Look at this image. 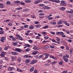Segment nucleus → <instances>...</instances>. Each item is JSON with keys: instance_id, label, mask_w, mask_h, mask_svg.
Returning a JSON list of instances; mask_svg holds the SVG:
<instances>
[{"instance_id": "7ed1b4c3", "label": "nucleus", "mask_w": 73, "mask_h": 73, "mask_svg": "<svg viewBox=\"0 0 73 73\" xmlns=\"http://www.w3.org/2000/svg\"><path fill=\"white\" fill-rule=\"evenodd\" d=\"M30 61H31V59H26L25 60V64L27 65H28V63H29V62H30Z\"/></svg>"}, {"instance_id": "680f3d73", "label": "nucleus", "mask_w": 73, "mask_h": 73, "mask_svg": "<svg viewBox=\"0 0 73 73\" xmlns=\"http://www.w3.org/2000/svg\"><path fill=\"white\" fill-rule=\"evenodd\" d=\"M66 13H70V11L68 10H67L66 11Z\"/></svg>"}, {"instance_id": "dca6fc26", "label": "nucleus", "mask_w": 73, "mask_h": 73, "mask_svg": "<svg viewBox=\"0 0 73 73\" xmlns=\"http://www.w3.org/2000/svg\"><path fill=\"white\" fill-rule=\"evenodd\" d=\"M63 57L64 58H68L69 57V56L68 55H64L63 56Z\"/></svg>"}, {"instance_id": "9b49d317", "label": "nucleus", "mask_w": 73, "mask_h": 73, "mask_svg": "<svg viewBox=\"0 0 73 73\" xmlns=\"http://www.w3.org/2000/svg\"><path fill=\"white\" fill-rule=\"evenodd\" d=\"M6 38L5 37H1V38L0 39L1 41V42H4V40H5Z\"/></svg>"}, {"instance_id": "a18cd8bd", "label": "nucleus", "mask_w": 73, "mask_h": 73, "mask_svg": "<svg viewBox=\"0 0 73 73\" xmlns=\"http://www.w3.org/2000/svg\"><path fill=\"white\" fill-rule=\"evenodd\" d=\"M11 58H12V60H16V58L15 57L13 56H11Z\"/></svg>"}, {"instance_id": "ea45409f", "label": "nucleus", "mask_w": 73, "mask_h": 73, "mask_svg": "<svg viewBox=\"0 0 73 73\" xmlns=\"http://www.w3.org/2000/svg\"><path fill=\"white\" fill-rule=\"evenodd\" d=\"M39 23H40V22L38 21H35L34 22V24H39Z\"/></svg>"}, {"instance_id": "393cba45", "label": "nucleus", "mask_w": 73, "mask_h": 73, "mask_svg": "<svg viewBox=\"0 0 73 73\" xmlns=\"http://www.w3.org/2000/svg\"><path fill=\"white\" fill-rule=\"evenodd\" d=\"M63 23V21L62 20H60L58 22V24L60 25L61 24H62Z\"/></svg>"}, {"instance_id": "4c0bfd02", "label": "nucleus", "mask_w": 73, "mask_h": 73, "mask_svg": "<svg viewBox=\"0 0 73 73\" xmlns=\"http://www.w3.org/2000/svg\"><path fill=\"white\" fill-rule=\"evenodd\" d=\"M44 48V49H48V48H49V46L48 45L45 46Z\"/></svg>"}, {"instance_id": "f257e3e1", "label": "nucleus", "mask_w": 73, "mask_h": 73, "mask_svg": "<svg viewBox=\"0 0 73 73\" xmlns=\"http://www.w3.org/2000/svg\"><path fill=\"white\" fill-rule=\"evenodd\" d=\"M48 54L46 53L44 54V55L42 56V58L43 60H45L48 57Z\"/></svg>"}, {"instance_id": "338daca9", "label": "nucleus", "mask_w": 73, "mask_h": 73, "mask_svg": "<svg viewBox=\"0 0 73 73\" xmlns=\"http://www.w3.org/2000/svg\"><path fill=\"white\" fill-rule=\"evenodd\" d=\"M19 38V39L20 40H23V39L22 38V37H21V36Z\"/></svg>"}, {"instance_id": "b1692460", "label": "nucleus", "mask_w": 73, "mask_h": 73, "mask_svg": "<svg viewBox=\"0 0 73 73\" xmlns=\"http://www.w3.org/2000/svg\"><path fill=\"white\" fill-rule=\"evenodd\" d=\"M48 27H49V26H45L44 27H42V28H43V29H47V28H48Z\"/></svg>"}, {"instance_id": "39448f33", "label": "nucleus", "mask_w": 73, "mask_h": 73, "mask_svg": "<svg viewBox=\"0 0 73 73\" xmlns=\"http://www.w3.org/2000/svg\"><path fill=\"white\" fill-rule=\"evenodd\" d=\"M23 57L24 58H28V57L29 58H32V56H30L29 54L24 55Z\"/></svg>"}, {"instance_id": "cd10ccee", "label": "nucleus", "mask_w": 73, "mask_h": 73, "mask_svg": "<svg viewBox=\"0 0 73 73\" xmlns=\"http://www.w3.org/2000/svg\"><path fill=\"white\" fill-rule=\"evenodd\" d=\"M24 45L25 46H27V47H30L31 46V45L28 44H25Z\"/></svg>"}, {"instance_id": "8fccbe9b", "label": "nucleus", "mask_w": 73, "mask_h": 73, "mask_svg": "<svg viewBox=\"0 0 73 73\" xmlns=\"http://www.w3.org/2000/svg\"><path fill=\"white\" fill-rule=\"evenodd\" d=\"M62 64H63V62H60L59 63V64L60 65H62Z\"/></svg>"}, {"instance_id": "c756f323", "label": "nucleus", "mask_w": 73, "mask_h": 73, "mask_svg": "<svg viewBox=\"0 0 73 73\" xmlns=\"http://www.w3.org/2000/svg\"><path fill=\"white\" fill-rule=\"evenodd\" d=\"M73 49H70L69 51L70 53V54H72V52H73Z\"/></svg>"}, {"instance_id": "5701e85b", "label": "nucleus", "mask_w": 73, "mask_h": 73, "mask_svg": "<svg viewBox=\"0 0 73 73\" xmlns=\"http://www.w3.org/2000/svg\"><path fill=\"white\" fill-rule=\"evenodd\" d=\"M51 24H52V25H56V23L55 22H50Z\"/></svg>"}, {"instance_id": "9d476101", "label": "nucleus", "mask_w": 73, "mask_h": 73, "mask_svg": "<svg viewBox=\"0 0 73 73\" xmlns=\"http://www.w3.org/2000/svg\"><path fill=\"white\" fill-rule=\"evenodd\" d=\"M63 23H64V24H65V25L68 27H69V26L70 25L69 23H68L66 21H63Z\"/></svg>"}, {"instance_id": "de8ad7c7", "label": "nucleus", "mask_w": 73, "mask_h": 73, "mask_svg": "<svg viewBox=\"0 0 73 73\" xmlns=\"http://www.w3.org/2000/svg\"><path fill=\"white\" fill-rule=\"evenodd\" d=\"M21 58H19L18 59V61L19 62H20V61H21Z\"/></svg>"}, {"instance_id": "a211bd4d", "label": "nucleus", "mask_w": 73, "mask_h": 73, "mask_svg": "<svg viewBox=\"0 0 73 73\" xmlns=\"http://www.w3.org/2000/svg\"><path fill=\"white\" fill-rule=\"evenodd\" d=\"M63 59L65 61H66V62H68V59L66 58H64V57H63Z\"/></svg>"}, {"instance_id": "774afa93", "label": "nucleus", "mask_w": 73, "mask_h": 73, "mask_svg": "<svg viewBox=\"0 0 73 73\" xmlns=\"http://www.w3.org/2000/svg\"><path fill=\"white\" fill-rule=\"evenodd\" d=\"M34 73H37V70H35L34 71Z\"/></svg>"}, {"instance_id": "0e129e2a", "label": "nucleus", "mask_w": 73, "mask_h": 73, "mask_svg": "<svg viewBox=\"0 0 73 73\" xmlns=\"http://www.w3.org/2000/svg\"><path fill=\"white\" fill-rule=\"evenodd\" d=\"M29 42H30V43H32V40H28Z\"/></svg>"}, {"instance_id": "3c124183", "label": "nucleus", "mask_w": 73, "mask_h": 73, "mask_svg": "<svg viewBox=\"0 0 73 73\" xmlns=\"http://www.w3.org/2000/svg\"><path fill=\"white\" fill-rule=\"evenodd\" d=\"M31 18L33 19H36V16L35 15H32L31 16Z\"/></svg>"}, {"instance_id": "13d9d810", "label": "nucleus", "mask_w": 73, "mask_h": 73, "mask_svg": "<svg viewBox=\"0 0 73 73\" xmlns=\"http://www.w3.org/2000/svg\"><path fill=\"white\" fill-rule=\"evenodd\" d=\"M24 12H27L28 11V9H25L23 10Z\"/></svg>"}, {"instance_id": "603ef678", "label": "nucleus", "mask_w": 73, "mask_h": 73, "mask_svg": "<svg viewBox=\"0 0 73 73\" xmlns=\"http://www.w3.org/2000/svg\"><path fill=\"white\" fill-rule=\"evenodd\" d=\"M4 50H8V47H5L4 48Z\"/></svg>"}, {"instance_id": "412c9836", "label": "nucleus", "mask_w": 73, "mask_h": 73, "mask_svg": "<svg viewBox=\"0 0 73 73\" xmlns=\"http://www.w3.org/2000/svg\"><path fill=\"white\" fill-rule=\"evenodd\" d=\"M29 28L30 29H34V27L33 25H31L29 27Z\"/></svg>"}, {"instance_id": "6e6d98bb", "label": "nucleus", "mask_w": 73, "mask_h": 73, "mask_svg": "<svg viewBox=\"0 0 73 73\" xmlns=\"http://www.w3.org/2000/svg\"><path fill=\"white\" fill-rule=\"evenodd\" d=\"M16 36L17 37H18V38H20V37H21V36H20V35H19L17 34L16 35Z\"/></svg>"}, {"instance_id": "4be33fe9", "label": "nucleus", "mask_w": 73, "mask_h": 73, "mask_svg": "<svg viewBox=\"0 0 73 73\" xmlns=\"http://www.w3.org/2000/svg\"><path fill=\"white\" fill-rule=\"evenodd\" d=\"M34 69H35V67H33L31 68L30 70V72H33V71L34 70Z\"/></svg>"}, {"instance_id": "c85d7f7f", "label": "nucleus", "mask_w": 73, "mask_h": 73, "mask_svg": "<svg viewBox=\"0 0 73 73\" xmlns=\"http://www.w3.org/2000/svg\"><path fill=\"white\" fill-rule=\"evenodd\" d=\"M50 47L51 49H54L55 48V46L53 45H51L50 46Z\"/></svg>"}, {"instance_id": "69168bd1", "label": "nucleus", "mask_w": 73, "mask_h": 73, "mask_svg": "<svg viewBox=\"0 0 73 73\" xmlns=\"http://www.w3.org/2000/svg\"><path fill=\"white\" fill-rule=\"evenodd\" d=\"M12 40L13 41H15L16 40V38H15V37L13 38H12Z\"/></svg>"}, {"instance_id": "052dcab7", "label": "nucleus", "mask_w": 73, "mask_h": 73, "mask_svg": "<svg viewBox=\"0 0 73 73\" xmlns=\"http://www.w3.org/2000/svg\"><path fill=\"white\" fill-rule=\"evenodd\" d=\"M67 41H69V42H71L72 40H71L70 39H68V40H67Z\"/></svg>"}, {"instance_id": "f3484780", "label": "nucleus", "mask_w": 73, "mask_h": 73, "mask_svg": "<svg viewBox=\"0 0 73 73\" xmlns=\"http://www.w3.org/2000/svg\"><path fill=\"white\" fill-rule=\"evenodd\" d=\"M12 54L13 55H17L18 53L16 52H12Z\"/></svg>"}, {"instance_id": "6ab92c4d", "label": "nucleus", "mask_w": 73, "mask_h": 73, "mask_svg": "<svg viewBox=\"0 0 73 73\" xmlns=\"http://www.w3.org/2000/svg\"><path fill=\"white\" fill-rule=\"evenodd\" d=\"M41 27V26L40 25H37L36 26V27L37 28H39Z\"/></svg>"}, {"instance_id": "e433bc0d", "label": "nucleus", "mask_w": 73, "mask_h": 73, "mask_svg": "<svg viewBox=\"0 0 73 73\" xmlns=\"http://www.w3.org/2000/svg\"><path fill=\"white\" fill-rule=\"evenodd\" d=\"M31 50V49L29 48H27L25 50V52H29Z\"/></svg>"}, {"instance_id": "49530a36", "label": "nucleus", "mask_w": 73, "mask_h": 73, "mask_svg": "<svg viewBox=\"0 0 73 73\" xmlns=\"http://www.w3.org/2000/svg\"><path fill=\"white\" fill-rule=\"evenodd\" d=\"M9 64L10 65H12L13 66H15V63H12L10 64Z\"/></svg>"}, {"instance_id": "aec40b11", "label": "nucleus", "mask_w": 73, "mask_h": 73, "mask_svg": "<svg viewBox=\"0 0 73 73\" xmlns=\"http://www.w3.org/2000/svg\"><path fill=\"white\" fill-rule=\"evenodd\" d=\"M14 3L15 4H19V3H20V1H14Z\"/></svg>"}, {"instance_id": "09e8293b", "label": "nucleus", "mask_w": 73, "mask_h": 73, "mask_svg": "<svg viewBox=\"0 0 73 73\" xmlns=\"http://www.w3.org/2000/svg\"><path fill=\"white\" fill-rule=\"evenodd\" d=\"M17 44L16 42H14L13 43V45L14 46H16V45H17Z\"/></svg>"}, {"instance_id": "ddd939ff", "label": "nucleus", "mask_w": 73, "mask_h": 73, "mask_svg": "<svg viewBox=\"0 0 73 73\" xmlns=\"http://www.w3.org/2000/svg\"><path fill=\"white\" fill-rule=\"evenodd\" d=\"M44 13H40L39 14V16H40V17H39V18H44Z\"/></svg>"}, {"instance_id": "a878e982", "label": "nucleus", "mask_w": 73, "mask_h": 73, "mask_svg": "<svg viewBox=\"0 0 73 73\" xmlns=\"http://www.w3.org/2000/svg\"><path fill=\"white\" fill-rule=\"evenodd\" d=\"M54 2H55L56 3H59L60 2V1L59 0L56 1V0H54Z\"/></svg>"}, {"instance_id": "79ce46f5", "label": "nucleus", "mask_w": 73, "mask_h": 73, "mask_svg": "<svg viewBox=\"0 0 73 73\" xmlns=\"http://www.w3.org/2000/svg\"><path fill=\"white\" fill-rule=\"evenodd\" d=\"M48 20H53L54 19V18L53 17H50L48 18Z\"/></svg>"}, {"instance_id": "0eeeda50", "label": "nucleus", "mask_w": 73, "mask_h": 73, "mask_svg": "<svg viewBox=\"0 0 73 73\" xmlns=\"http://www.w3.org/2000/svg\"><path fill=\"white\" fill-rule=\"evenodd\" d=\"M15 51L18 52H21L22 51V50L19 48H16L15 49Z\"/></svg>"}, {"instance_id": "bb28decb", "label": "nucleus", "mask_w": 73, "mask_h": 73, "mask_svg": "<svg viewBox=\"0 0 73 73\" xmlns=\"http://www.w3.org/2000/svg\"><path fill=\"white\" fill-rule=\"evenodd\" d=\"M17 70L18 71V72H23V70H21L20 68H17Z\"/></svg>"}, {"instance_id": "4d7b16f0", "label": "nucleus", "mask_w": 73, "mask_h": 73, "mask_svg": "<svg viewBox=\"0 0 73 73\" xmlns=\"http://www.w3.org/2000/svg\"><path fill=\"white\" fill-rule=\"evenodd\" d=\"M44 4H40L39 5V7H43V6H44Z\"/></svg>"}, {"instance_id": "473e14b6", "label": "nucleus", "mask_w": 73, "mask_h": 73, "mask_svg": "<svg viewBox=\"0 0 73 73\" xmlns=\"http://www.w3.org/2000/svg\"><path fill=\"white\" fill-rule=\"evenodd\" d=\"M25 3H31V1L29 0H26L25 1Z\"/></svg>"}, {"instance_id": "4468645a", "label": "nucleus", "mask_w": 73, "mask_h": 73, "mask_svg": "<svg viewBox=\"0 0 73 73\" xmlns=\"http://www.w3.org/2000/svg\"><path fill=\"white\" fill-rule=\"evenodd\" d=\"M43 9H49L50 7L47 6H44L43 7Z\"/></svg>"}, {"instance_id": "c03bdc74", "label": "nucleus", "mask_w": 73, "mask_h": 73, "mask_svg": "<svg viewBox=\"0 0 73 73\" xmlns=\"http://www.w3.org/2000/svg\"><path fill=\"white\" fill-rule=\"evenodd\" d=\"M20 4L22 5H25V3L24 2H20Z\"/></svg>"}, {"instance_id": "2f4dec72", "label": "nucleus", "mask_w": 73, "mask_h": 73, "mask_svg": "<svg viewBox=\"0 0 73 73\" xmlns=\"http://www.w3.org/2000/svg\"><path fill=\"white\" fill-rule=\"evenodd\" d=\"M11 3L10 1H8L6 2V4L7 5H10Z\"/></svg>"}, {"instance_id": "6e6552de", "label": "nucleus", "mask_w": 73, "mask_h": 73, "mask_svg": "<svg viewBox=\"0 0 73 73\" xmlns=\"http://www.w3.org/2000/svg\"><path fill=\"white\" fill-rule=\"evenodd\" d=\"M60 35L62 36V37H66L65 35H64V33H63V32H60Z\"/></svg>"}, {"instance_id": "bf43d9fd", "label": "nucleus", "mask_w": 73, "mask_h": 73, "mask_svg": "<svg viewBox=\"0 0 73 73\" xmlns=\"http://www.w3.org/2000/svg\"><path fill=\"white\" fill-rule=\"evenodd\" d=\"M61 9L62 11H64L65 9V8L64 7H62L61 8Z\"/></svg>"}, {"instance_id": "e2e57ef3", "label": "nucleus", "mask_w": 73, "mask_h": 73, "mask_svg": "<svg viewBox=\"0 0 73 73\" xmlns=\"http://www.w3.org/2000/svg\"><path fill=\"white\" fill-rule=\"evenodd\" d=\"M63 26H64V25H60L59 26H57V27H63Z\"/></svg>"}, {"instance_id": "20e7f679", "label": "nucleus", "mask_w": 73, "mask_h": 73, "mask_svg": "<svg viewBox=\"0 0 73 73\" xmlns=\"http://www.w3.org/2000/svg\"><path fill=\"white\" fill-rule=\"evenodd\" d=\"M61 3L60 4V5H63V6H65L66 5V3L65 1H61Z\"/></svg>"}, {"instance_id": "c9c22d12", "label": "nucleus", "mask_w": 73, "mask_h": 73, "mask_svg": "<svg viewBox=\"0 0 73 73\" xmlns=\"http://www.w3.org/2000/svg\"><path fill=\"white\" fill-rule=\"evenodd\" d=\"M4 31H0V35H3V34H4Z\"/></svg>"}, {"instance_id": "58836bf2", "label": "nucleus", "mask_w": 73, "mask_h": 73, "mask_svg": "<svg viewBox=\"0 0 73 73\" xmlns=\"http://www.w3.org/2000/svg\"><path fill=\"white\" fill-rule=\"evenodd\" d=\"M49 37L48 36H45L44 37V40H47V39H48V38H49Z\"/></svg>"}, {"instance_id": "f03ea898", "label": "nucleus", "mask_w": 73, "mask_h": 73, "mask_svg": "<svg viewBox=\"0 0 73 73\" xmlns=\"http://www.w3.org/2000/svg\"><path fill=\"white\" fill-rule=\"evenodd\" d=\"M1 54H0V56H1V57H4V56H5V54L4 53V51H1Z\"/></svg>"}, {"instance_id": "f704fd0d", "label": "nucleus", "mask_w": 73, "mask_h": 73, "mask_svg": "<svg viewBox=\"0 0 73 73\" xmlns=\"http://www.w3.org/2000/svg\"><path fill=\"white\" fill-rule=\"evenodd\" d=\"M35 38L37 40H39V39L40 38V36H37L35 37Z\"/></svg>"}, {"instance_id": "5fc2aeb1", "label": "nucleus", "mask_w": 73, "mask_h": 73, "mask_svg": "<svg viewBox=\"0 0 73 73\" xmlns=\"http://www.w3.org/2000/svg\"><path fill=\"white\" fill-rule=\"evenodd\" d=\"M50 33L52 34V35H55V33H54V32H53L52 31L50 32Z\"/></svg>"}, {"instance_id": "1a4fd4ad", "label": "nucleus", "mask_w": 73, "mask_h": 73, "mask_svg": "<svg viewBox=\"0 0 73 73\" xmlns=\"http://www.w3.org/2000/svg\"><path fill=\"white\" fill-rule=\"evenodd\" d=\"M38 53V52L37 51L35 50L34 51H33L32 53V54H33V55H35L36 54H37V53Z\"/></svg>"}, {"instance_id": "864d4df0", "label": "nucleus", "mask_w": 73, "mask_h": 73, "mask_svg": "<svg viewBox=\"0 0 73 73\" xmlns=\"http://www.w3.org/2000/svg\"><path fill=\"white\" fill-rule=\"evenodd\" d=\"M66 49L67 50H68V51H69V47H66Z\"/></svg>"}, {"instance_id": "423d86ee", "label": "nucleus", "mask_w": 73, "mask_h": 73, "mask_svg": "<svg viewBox=\"0 0 73 73\" xmlns=\"http://www.w3.org/2000/svg\"><path fill=\"white\" fill-rule=\"evenodd\" d=\"M56 40H57V41H55V40H54L53 41H54V42H55L57 43V44H60V42H59V41H60V38H57L56 39Z\"/></svg>"}, {"instance_id": "72a5a7b5", "label": "nucleus", "mask_w": 73, "mask_h": 73, "mask_svg": "<svg viewBox=\"0 0 73 73\" xmlns=\"http://www.w3.org/2000/svg\"><path fill=\"white\" fill-rule=\"evenodd\" d=\"M39 3V1L38 0L35 1L34 2V4H38Z\"/></svg>"}, {"instance_id": "2eb2a0df", "label": "nucleus", "mask_w": 73, "mask_h": 73, "mask_svg": "<svg viewBox=\"0 0 73 73\" xmlns=\"http://www.w3.org/2000/svg\"><path fill=\"white\" fill-rule=\"evenodd\" d=\"M4 5L2 3H0V8H3Z\"/></svg>"}, {"instance_id": "37998d69", "label": "nucleus", "mask_w": 73, "mask_h": 73, "mask_svg": "<svg viewBox=\"0 0 73 73\" xmlns=\"http://www.w3.org/2000/svg\"><path fill=\"white\" fill-rule=\"evenodd\" d=\"M22 9V7H21L16 8L17 10H20V9Z\"/></svg>"}, {"instance_id": "f8f14e48", "label": "nucleus", "mask_w": 73, "mask_h": 73, "mask_svg": "<svg viewBox=\"0 0 73 73\" xmlns=\"http://www.w3.org/2000/svg\"><path fill=\"white\" fill-rule=\"evenodd\" d=\"M37 62V60H32L30 63L31 64H34L35 63H36Z\"/></svg>"}, {"instance_id": "a19ab883", "label": "nucleus", "mask_w": 73, "mask_h": 73, "mask_svg": "<svg viewBox=\"0 0 73 73\" xmlns=\"http://www.w3.org/2000/svg\"><path fill=\"white\" fill-rule=\"evenodd\" d=\"M8 69L9 70H13V69L11 68V67H9V68H8Z\"/></svg>"}, {"instance_id": "7c9ffc66", "label": "nucleus", "mask_w": 73, "mask_h": 73, "mask_svg": "<svg viewBox=\"0 0 73 73\" xmlns=\"http://www.w3.org/2000/svg\"><path fill=\"white\" fill-rule=\"evenodd\" d=\"M35 46H34L33 47V49H34V50H37V47H36V46H37V45H35Z\"/></svg>"}]
</instances>
